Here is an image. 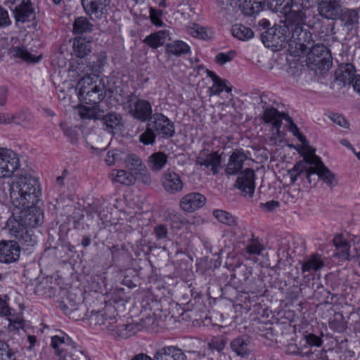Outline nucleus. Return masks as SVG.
<instances>
[{
    "instance_id": "21",
    "label": "nucleus",
    "mask_w": 360,
    "mask_h": 360,
    "mask_svg": "<svg viewBox=\"0 0 360 360\" xmlns=\"http://www.w3.org/2000/svg\"><path fill=\"white\" fill-rule=\"evenodd\" d=\"M154 360H187L183 351L175 346L163 347L158 349Z\"/></svg>"
},
{
    "instance_id": "34",
    "label": "nucleus",
    "mask_w": 360,
    "mask_h": 360,
    "mask_svg": "<svg viewBox=\"0 0 360 360\" xmlns=\"http://www.w3.org/2000/svg\"><path fill=\"white\" fill-rule=\"evenodd\" d=\"M73 50L77 58H83L91 51V42L84 37H77L73 42Z\"/></svg>"
},
{
    "instance_id": "61",
    "label": "nucleus",
    "mask_w": 360,
    "mask_h": 360,
    "mask_svg": "<svg viewBox=\"0 0 360 360\" xmlns=\"http://www.w3.org/2000/svg\"><path fill=\"white\" fill-rule=\"evenodd\" d=\"M330 118L335 123L341 127L347 128L349 126L347 120L340 115L333 114Z\"/></svg>"
},
{
    "instance_id": "63",
    "label": "nucleus",
    "mask_w": 360,
    "mask_h": 360,
    "mask_svg": "<svg viewBox=\"0 0 360 360\" xmlns=\"http://www.w3.org/2000/svg\"><path fill=\"white\" fill-rule=\"evenodd\" d=\"M11 20L8 17V12L3 8L0 7V27L10 25Z\"/></svg>"
},
{
    "instance_id": "42",
    "label": "nucleus",
    "mask_w": 360,
    "mask_h": 360,
    "mask_svg": "<svg viewBox=\"0 0 360 360\" xmlns=\"http://www.w3.org/2000/svg\"><path fill=\"white\" fill-rule=\"evenodd\" d=\"M213 216L220 222L233 227L237 225V219L229 212L222 210H214Z\"/></svg>"
},
{
    "instance_id": "40",
    "label": "nucleus",
    "mask_w": 360,
    "mask_h": 360,
    "mask_svg": "<svg viewBox=\"0 0 360 360\" xmlns=\"http://www.w3.org/2000/svg\"><path fill=\"white\" fill-rule=\"evenodd\" d=\"M231 32L234 37L242 41L249 40L254 37L253 31L242 24L234 25L232 27Z\"/></svg>"
},
{
    "instance_id": "29",
    "label": "nucleus",
    "mask_w": 360,
    "mask_h": 360,
    "mask_svg": "<svg viewBox=\"0 0 360 360\" xmlns=\"http://www.w3.org/2000/svg\"><path fill=\"white\" fill-rule=\"evenodd\" d=\"M271 6H274L276 12L283 14L285 18L299 12L294 8V0H271Z\"/></svg>"
},
{
    "instance_id": "26",
    "label": "nucleus",
    "mask_w": 360,
    "mask_h": 360,
    "mask_svg": "<svg viewBox=\"0 0 360 360\" xmlns=\"http://www.w3.org/2000/svg\"><path fill=\"white\" fill-rule=\"evenodd\" d=\"M324 262L320 255L312 254L302 263V274L316 272L324 266Z\"/></svg>"
},
{
    "instance_id": "39",
    "label": "nucleus",
    "mask_w": 360,
    "mask_h": 360,
    "mask_svg": "<svg viewBox=\"0 0 360 360\" xmlns=\"http://www.w3.org/2000/svg\"><path fill=\"white\" fill-rule=\"evenodd\" d=\"M93 24L86 17L80 16L75 20L73 32L78 34L91 32L93 30Z\"/></svg>"
},
{
    "instance_id": "36",
    "label": "nucleus",
    "mask_w": 360,
    "mask_h": 360,
    "mask_svg": "<svg viewBox=\"0 0 360 360\" xmlns=\"http://www.w3.org/2000/svg\"><path fill=\"white\" fill-rule=\"evenodd\" d=\"M115 330L113 331L116 335L122 339H127L135 335L139 330L138 323L115 324Z\"/></svg>"
},
{
    "instance_id": "13",
    "label": "nucleus",
    "mask_w": 360,
    "mask_h": 360,
    "mask_svg": "<svg viewBox=\"0 0 360 360\" xmlns=\"http://www.w3.org/2000/svg\"><path fill=\"white\" fill-rule=\"evenodd\" d=\"M20 167V159L11 150L0 148V178L10 176Z\"/></svg>"
},
{
    "instance_id": "23",
    "label": "nucleus",
    "mask_w": 360,
    "mask_h": 360,
    "mask_svg": "<svg viewBox=\"0 0 360 360\" xmlns=\"http://www.w3.org/2000/svg\"><path fill=\"white\" fill-rule=\"evenodd\" d=\"M243 276L248 293L257 294L263 292L262 281L252 277L251 268L245 266L243 270Z\"/></svg>"
},
{
    "instance_id": "4",
    "label": "nucleus",
    "mask_w": 360,
    "mask_h": 360,
    "mask_svg": "<svg viewBox=\"0 0 360 360\" xmlns=\"http://www.w3.org/2000/svg\"><path fill=\"white\" fill-rule=\"evenodd\" d=\"M22 180L21 175H15L10 186V197L13 204V215L7 221L10 235L15 240L22 239Z\"/></svg>"
},
{
    "instance_id": "14",
    "label": "nucleus",
    "mask_w": 360,
    "mask_h": 360,
    "mask_svg": "<svg viewBox=\"0 0 360 360\" xmlns=\"http://www.w3.org/2000/svg\"><path fill=\"white\" fill-rule=\"evenodd\" d=\"M44 223V212L37 204L26 203L24 207V229H35Z\"/></svg>"
},
{
    "instance_id": "2",
    "label": "nucleus",
    "mask_w": 360,
    "mask_h": 360,
    "mask_svg": "<svg viewBox=\"0 0 360 360\" xmlns=\"http://www.w3.org/2000/svg\"><path fill=\"white\" fill-rule=\"evenodd\" d=\"M249 160L248 155L241 148L235 149L230 155L225 168L227 176L239 175L234 184L244 195L251 198L255 189V173L251 168H246L243 171L246 162Z\"/></svg>"
},
{
    "instance_id": "30",
    "label": "nucleus",
    "mask_w": 360,
    "mask_h": 360,
    "mask_svg": "<svg viewBox=\"0 0 360 360\" xmlns=\"http://www.w3.org/2000/svg\"><path fill=\"white\" fill-rule=\"evenodd\" d=\"M89 105H79L78 113L82 119L100 120L103 117L98 109V103H88Z\"/></svg>"
},
{
    "instance_id": "46",
    "label": "nucleus",
    "mask_w": 360,
    "mask_h": 360,
    "mask_svg": "<svg viewBox=\"0 0 360 360\" xmlns=\"http://www.w3.org/2000/svg\"><path fill=\"white\" fill-rule=\"evenodd\" d=\"M157 136L155 132L148 123L145 131L139 136V141L144 145H153Z\"/></svg>"
},
{
    "instance_id": "22",
    "label": "nucleus",
    "mask_w": 360,
    "mask_h": 360,
    "mask_svg": "<svg viewBox=\"0 0 360 360\" xmlns=\"http://www.w3.org/2000/svg\"><path fill=\"white\" fill-rule=\"evenodd\" d=\"M356 70L352 63H342L339 65L335 72V79L338 82L342 83L344 86L353 84Z\"/></svg>"
},
{
    "instance_id": "62",
    "label": "nucleus",
    "mask_w": 360,
    "mask_h": 360,
    "mask_svg": "<svg viewBox=\"0 0 360 360\" xmlns=\"http://www.w3.org/2000/svg\"><path fill=\"white\" fill-rule=\"evenodd\" d=\"M306 342L310 346H321L322 340L319 337L313 334H309L306 336Z\"/></svg>"
},
{
    "instance_id": "59",
    "label": "nucleus",
    "mask_w": 360,
    "mask_h": 360,
    "mask_svg": "<svg viewBox=\"0 0 360 360\" xmlns=\"http://www.w3.org/2000/svg\"><path fill=\"white\" fill-rule=\"evenodd\" d=\"M41 58V55L36 56L32 54L27 50L24 49V62L27 63H38Z\"/></svg>"
},
{
    "instance_id": "50",
    "label": "nucleus",
    "mask_w": 360,
    "mask_h": 360,
    "mask_svg": "<svg viewBox=\"0 0 360 360\" xmlns=\"http://www.w3.org/2000/svg\"><path fill=\"white\" fill-rule=\"evenodd\" d=\"M226 343V338L223 336H219L212 339L208 345L210 349L221 352L224 349Z\"/></svg>"
},
{
    "instance_id": "52",
    "label": "nucleus",
    "mask_w": 360,
    "mask_h": 360,
    "mask_svg": "<svg viewBox=\"0 0 360 360\" xmlns=\"http://www.w3.org/2000/svg\"><path fill=\"white\" fill-rule=\"evenodd\" d=\"M246 252L249 255H260L263 250V246L257 239H252L245 248Z\"/></svg>"
},
{
    "instance_id": "19",
    "label": "nucleus",
    "mask_w": 360,
    "mask_h": 360,
    "mask_svg": "<svg viewBox=\"0 0 360 360\" xmlns=\"http://www.w3.org/2000/svg\"><path fill=\"white\" fill-rule=\"evenodd\" d=\"M51 347L59 356H65L70 350L76 349L77 344L68 335H55L51 338Z\"/></svg>"
},
{
    "instance_id": "18",
    "label": "nucleus",
    "mask_w": 360,
    "mask_h": 360,
    "mask_svg": "<svg viewBox=\"0 0 360 360\" xmlns=\"http://www.w3.org/2000/svg\"><path fill=\"white\" fill-rule=\"evenodd\" d=\"M206 198L200 193L193 192L185 195L179 202L180 208L186 212H193L204 206Z\"/></svg>"
},
{
    "instance_id": "60",
    "label": "nucleus",
    "mask_w": 360,
    "mask_h": 360,
    "mask_svg": "<svg viewBox=\"0 0 360 360\" xmlns=\"http://www.w3.org/2000/svg\"><path fill=\"white\" fill-rule=\"evenodd\" d=\"M11 9L13 11L16 24L18 25L20 22H22V1L20 4L15 5L14 8H11Z\"/></svg>"
},
{
    "instance_id": "31",
    "label": "nucleus",
    "mask_w": 360,
    "mask_h": 360,
    "mask_svg": "<svg viewBox=\"0 0 360 360\" xmlns=\"http://www.w3.org/2000/svg\"><path fill=\"white\" fill-rule=\"evenodd\" d=\"M240 8L245 15L258 14L263 8V0H240Z\"/></svg>"
},
{
    "instance_id": "37",
    "label": "nucleus",
    "mask_w": 360,
    "mask_h": 360,
    "mask_svg": "<svg viewBox=\"0 0 360 360\" xmlns=\"http://www.w3.org/2000/svg\"><path fill=\"white\" fill-rule=\"evenodd\" d=\"M189 49L190 48L187 44L179 40L167 44L165 46V52L167 54L176 56H180L187 53Z\"/></svg>"
},
{
    "instance_id": "20",
    "label": "nucleus",
    "mask_w": 360,
    "mask_h": 360,
    "mask_svg": "<svg viewBox=\"0 0 360 360\" xmlns=\"http://www.w3.org/2000/svg\"><path fill=\"white\" fill-rule=\"evenodd\" d=\"M221 163V157L218 152H212L208 154L200 153L196 158V164L200 166H205L207 168L210 167L213 174H217L218 168Z\"/></svg>"
},
{
    "instance_id": "3",
    "label": "nucleus",
    "mask_w": 360,
    "mask_h": 360,
    "mask_svg": "<svg viewBox=\"0 0 360 360\" xmlns=\"http://www.w3.org/2000/svg\"><path fill=\"white\" fill-rule=\"evenodd\" d=\"M311 15L298 12L292 14L285 20V25L288 28L289 47L298 51H304L311 44L312 34L304 26L307 18Z\"/></svg>"
},
{
    "instance_id": "55",
    "label": "nucleus",
    "mask_w": 360,
    "mask_h": 360,
    "mask_svg": "<svg viewBox=\"0 0 360 360\" xmlns=\"http://www.w3.org/2000/svg\"><path fill=\"white\" fill-rule=\"evenodd\" d=\"M0 360H15L14 354L8 347L7 343L0 341Z\"/></svg>"
},
{
    "instance_id": "57",
    "label": "nucleus",
    "mask_w": 360,
    "mask_h": 360,
    "mask_svg": "<svg viewBox=\"0 0 360 360\" xmlns=\"http://www.w3.org/2000/svg\"><path fill=\"white\" fill-rule=\"evenodd\" d=\"M336 249V255L338 257L342 260H350L352 259L349 245L345 246L344 248H337Z\"/></svg>"
},
{
    "instance_id": "8",
    "label": "nucleus",
    "mask_w": 360,
    "mask_h": 360,
    "mask_svg": "<svg viewBox=\"0 0 360 360\" xmlns=\"http://www.w3.org/2000/svg\"><path fill=\"white\" fill-rule=\"evenodd\" d=\"M288 28L283 25H275L261 34V39L265 46L279 50L289 45Z\"/></svg>"
},
{
    "instance_id": "58",
    "label": "nucleus",
    "mask_w": 360,
    "mask_h": 360,
    "mask_svg": "<svg viewBox=\"0 0 360 360\" xmlns=\"http://www.w3.org/2000/svg\"><path fill=\"white\" fill-rule=\"evenodd\" d=\"M155 323V318L153 316H148L145 318L141 319V322L138 323L139 326V330L141 328L149 329Z\"/></svg>"
},
{
    "instance_id": "25",
    "label": "nucleus",
    "mask_w": 360,
    "mask_h": 360,
    "mask_svg": "<svg viewBox=\"0 0 360 360\" xmlns=\"http://www.w3.org/2000/svg\"><path fill=\"white\" fill-rule=\"evenodd\" d=\"M169 32L168 30H160L147 36L143 42L153 49L162 46L167 40H169Z\"/></svg>"
},
{
    "instance_id": "1",
    "label": "nucleus",
    "mask_w": 360,
    "mask_h": 360,
    "mask_svg": "<svg viewBox=\"0 0 360 360\" xmlns=\"http://www.w3.org/2000/svg\"><path fill=\"white\" fill-rule=\"evenodd\" d=\"M304 162H298L288 171L291 183H295L298 177H304L311 184V176L317 174L328 186L333 188L337 184L334 174L325 166L321 158L313 150L304 156Z\"/></svg>"
},
{
    "instance_id": "35",
    "label": "nucleus",
    "mask_w": 360,
    "mask_h": 360,
    "mask_svg": "<svg viewBox=\"0 0 360 360\" xmlns=\"http://www.w3.org/2000/svg\"><path fill=\"white\" fill-rule=\"evenodd\" d=\"M24 24L27 23V25H24L25 27L32 28L36 30L37 27V22L36 21V8L32 5L30 0L24 1Z\"/></svg>"
},
{
    "instance_id": "28",
    "label": "nucleus",
    "mask_w": 360,
    "mask_h": 360,
    "mask_svg": "<svg viewBox=\"0 0 360 360\" xmlns=\"http://www.w3.org/2000/svg\"><path fill=\"white\" fill-rule=\"evenodd\" d=\"M263 120L266 123H271L274 129L279 132L281 127L283 116L275 108H266L264 110Z\"/></svg>"
},
{
    "instance_id": "41",
    "label": "nucleus",
    "mask_w": 360,
    "mask_h": 360,
    "mask_svg": "<svg viewBox=\"0 0 360 360\" xmlns=\"http://www.w3.org/2000/svg\"><path fill=\"white\" fill-rule=\"evenodd\" d=\"M188 33L193 37H197L203 40H207L211 37V32H208L207 30L200 26L197 23H191L187 27Z\"/></svg>"
},
{
    "instance_id": "24",
    "label": "nucleus",
    "mask_w": 360,
    "mask_h": 360,
    "mask_svg": "<svg viewBox=\"0 0 360 360\" xmlns=\"http://www.w3.org/2000/svg\"><path fill=\"white\" fill-rule=\"evenodd\" d=\"M231 349L238 355L242 357L248 356L250 352V340L245 335H240L231 342Z\"/></svg>"
},
{
    "instance_id": "16",
    "label": "nucleus",
    "mask_w": 360,
    "mask_h": 360,
    "mask_svg": "<svg viewBox=\"0 0 360 360\" xmlns=\"http://www.w3.org/2000/svg\"><path fill=\"white\" fill-rule=\"evenodd\" d=\"M162 186L169 194H175L182 191L184 182L179 174L168 169L161 176Z\"/></svg>"
},
{
    "instance_id": "9",
    "label": "nucleus",
    "mask_w": 360,
    "mask_h": 360,
    "mask_svg": "<svg viewBox=\"0 0 360 360\" xmlns=\"http://www.w3.org/2000/svg\"><path fill=\"white\" fill-rule=\"evenodd\" d=\"M80 1L84 13L93 20L106 18L111 8V0Z\"/></svg>"
},
{
    "instance_id": "11",
    "label": "nucleus",
    "mask_w": 360,
    "mask_h": 360,
    "mask_svg": "<svg viewBox=\"0 0 360 360\" xmlns=\"http://www.w3.org/2000/svg\"><path fill=\"white\" fill-rule=\"evenodd\" d=\"M133 98V96H130L128 99L129 113L141 122L150 121L153 115L150 102L144 99L134 101Z\"/></svg>"
},
{
    "instance_id": "7",
    "label": "nucleus",
    "mask_w": 360,
    "mask_h": 360,
    "mask_svg": "<svg viewBox=\"0 0 360 360\" xmlns=\"http://www.w3.org/2000/svg\"><path fill=\"white\" fill-rule=\"evenodd\" d=\"M308 67L320 74L328 72L332 66L330 50L323 44L313 46L307 58Z\"/></svg>"
},
{
    "instance_id": "45",
    "label": "nucleus",
    "mask_w": 360,
    "mask_h": 360,
    "mask_svg": "<svg viewBox=\"0 0 360 360\" xmlns=\"http://www.w3.org/2000/svg\"><path fill=\"white\" fill-rule=\"evenodd\" d=\"M314 7V0H294V8L300 13L311 15Z\"/></svg>"
},
{
    "instance_id": "38",
    "label": "nucleus",
    "mask_w": 360,
    "mask_h": 360,
    "mask_svg": "<svg viewBox=\"0 0 360 360\" xmlns=\"http://www.w3.org/2000/svg\"><path fill=\"white\" fill-rule=\"evenodd\" d=\"M125 167L132 172L136 174L137 172L144 169L146 166L141 159L136 154L129 153L127 154L124 160Z\"/></svg>"
},
{
    "instance_id": "32",
    "label": "nucleus",
    "mask_w": 360,
    "mask_h": 360,
    "mask_svg": "<svg viewBox=\"0 0 360 360\" xmlns=\"http://www.w3.org/2000/svg\"><path fill=\"white\" fill-rule=\"evenodd\" d=\"M110 176L112 181L127 186L135 184L136 180L134 174L124 169H113Z\"/></svg>"
},
{
    "instance_id": "48",
    "label": "nucleus",
    "mask_w": 360,
    "mask_h": 360,
    "mask_svg": "<svg viewBox=\"0 0 360 360\" xmlns=\"http://www.w3.org/2000/svg\"><path fill=\"white\" fill-rule=\"evenodd\" d=\"M285 352L288 354L307 356L308 358H311L312 355L314 354V352H312L311 349L304 352L303 349L299 348L295 344L288 345L286 347Z\"/></svg>"
},
{
    "instance_id": "43",
    "label": "nucleus",
    "mask_w": 360,
    "mask_h": 360,
    "mask_svg": "<svg viewBox=\"0 0 360 360\" xmlns=\"http://www.w3.org/2000/svg\"><path fill=\"white\" fill-rule=\"evenodd\" d=\"M103 120L106 129L109 132H112L114 129L122 125V117L116 113H108L101 117Z\"/></svg>"
},
{
    "instance_id": "33",
    "label": "nucleus",
    "mask_w": 360,
    "mask_h": 360,
    "mask_svg": "<svg viewBox=\"0 0 360 360\" xmlns=\"http://www.w3.org/2000/svg\"><path fill=\"white\" fill-rule=\"evenodd\" d=\"M168 162L167 155L163 152H155L148 157V164L154 172L162 170Z\"/></svg>"
},
{
    "instance_id": "49",
    "label": "nucleus",
    "mask_w": 360,
    "mask_h": 360,
    "mask_svg": "<svg viewBox=\"0 0 360 360\" xmlns=\"http://www.w3.org/2000/svg\"><path fill=\"white\" fill-rule=\"evenodd\" d=\"M226 80H223L221 78L219 79V81H214L213 85L210 87V91L212 94L219 95L224 90L228 93L230 92L231 91V88L226 85Z\"/></svg>"
},
{
    "instance_id": "5",
    "label": "nucleus",
    "mask_w": 360,
    "mask_h": 360,
    "mask_svg": "<svg viewBox=\"0 0 360 360\" xmlns=\"http://www.w3.org/2000/svg\"><path fill=\"white\" fill-rule=\"evenodd\" d=\"M77 96L84 103H99L105 96L104 86L95 75L88 74L77 84Z\"/></svg>"
},
{
    "instance_id": "53",
    "label": "nucleus",
    "mask_w": 360,
    "mask_h": 360,
    "mask_svg": "<svg viewBox=\"0 0 360 360\" xmlns=\"http://www.w3.org/2000/svg\"><path fill=\"white\" fill-rule=\"evenodd\" d=\"M153 233L156 240H166L168 238V229L167 226L162 224H157L153 228Z\"/></svg>"
},
{
    "instance_id": "56",
    "label": "nucleus",
    "mask_w": 360,
    "mask_h": 360,
    "mask_svg": "<svg viewBox=\"0 0 360 360\" xmlns=\"http://www.w3.org/2000/svg\"><path fill=\"white\" fill-rule=\"evenodd\" d=\"M134 175L136 177V179L141 181L145 184H149L151 181L150 174L146 166L144 167V169H141V170L137 172Z\"/></svg>"
},
{
    "instance_id": "10",
    "label": "nucleus",
    "mask_w": 360,
    "mask_h": 360,
    "mask_svg": "<svg viewBox=\"0 0 360 360\" xmlns=\"http://www.w3.org/2000/svg\"><path fill=\"white\" fill-rule=\"evenodd\" d=\"M156 135L162 139H170L175 134V125L162 113L155 112L148 122Z\"/></svg>"
},
{
    "instance_id": "54",
    "label": "nucleus",
    "mask_w": 360,
    "mask_h": 360,
    "mask_svg": "<svg viewBox=\"0 0 360 360\" xmlns=\"http://www.w3.org/2000/svg\"><path fill=\"white\" fill-rule=\"evenodd\" d=\"M236 56V52L230 51L226 53H219L215 57V61L219 65H224L226 63L232 60Z\"/></svg>"
},
{
    "instance_id": "6",
    "label": "nucleus",
    "mask_w": 360,
    "mask_h": 360,
    "mask_svg": "<svg viewBox=\"0 0 360 360\" xmlns=\"http://www.w3.org/2000/svg\"><path fill=\"white\" fill-rule=\"evenodd\" d=\"M41 195V185L35 174L34 165L26 161V165L24 167V207L26 203L38 204Z\"/></svg>"
},
{
    "instance_id": "12",
    "label": "nucleus",
    "mask_w": 360,
    "mask_h": 360,
    "mask_svg": "<svg viewBox=\"0 0 360 360\" xmlns=\"http://www.w3.org/2000/svg\"><path fill=\"white\" fill-rule=\"evenodd\" d=\"M115 312L114 309L110 311H92L88 318L90 325L103 326V330L113 333L115 330V324L117 322Z\"/></svg>"
},
{
    "instance_id": "27",
    "label": "nucleus",
    "mask_w": 360,
    "mask_h": 360,
    "mask_svg": "<svg viewBox=\"0 0 360 360\" xmlns=\"http://www.w3.org/2000/svg\"><path fill=\"white\" fill-rule=\"evenodd\" d=\"M2 51H6V54L11 59L20 62L22 60V42L16 38H11L10 44H7V47L2 49Z\"/></svg>"
},
{
    "instance_id": "51",
    "label": "nucleus",
    "mask_w": 360,
    "mask_h": 360,
    "mask_svg": "<svg viewBox=\"0 0 360 360\" xmlns=\"http://www.w3.org/2000/svg\"><path fill=\"white\" fill-rule=\"evenodd\" d=\"M162 13L161 10H158L152 7L150 8L149 16L152 24L157 27H162L164 25V22L162 20Z\"/></svg>"
},
{
    "instance_id": "15",
    "label": "nucleus",
    "mask_w": 360,
    "mask_h": 360,
    "mask_svg": "<svg viewBox=\"0 0 360 360\" xmlns=\"http://www.w3.org/2000/svg\"><path fill=\"white\" fill-rule=\"evenodd\" d=\"M21 248L15 240L0 242V262L12 263L19 259Z\"/></svg>"
},
{
    "instance_id": "17",
    "label": "nucleus",
    "mask_w": 360,
    "mask_h": 360,
    "mask_svg": "<svg viewBox=\"0 0 360 360\" xmlns=\"http://www.w3.org/2000/svg\"><path fill=\"white\" fill-rule=\"evenodd\" d=\"M318 11L319 15L326 19H337L342 13L340 0H321Z\"/></svg>"
},
{
    "instance_id": "44",
    "label": "nucleus",
    "mask_w": 360,
    "mask_h": 360,
    "mask_svg": "<svg viewBox=\"0 0 360 360\" xmlns=\"http://www.w3.org/2000/svg\"><path fill=\"white\" fill-rule=\"evenodd\" d=\"M342 21L348 30H352L358 24L359 13L355 10H348L344 13H342Z\"/></svg>"
},
{
    "instance_id": "47",
    "label": "nucleus",
    "mask_w": 360,
    "mask_h": 360,
    "mask_svg": "<svg viewBox=\"0 0 360 360\" xmlns=\"http://www.w3.org/2000/svg\"><path fill=\"white\" fill-rule=\"evenodd\" d=\"M37 244V238L32 230L27 231L24 233V252L28 251L31 253L34 245Z\"/></svg>"
},
{
    "instance_id": "64",
    "label": "nucleus",
    "mask_w": 360,
    "mask_h": 360,
    "mask_svg": "<svg viewBox=\"0 0 360 360\" xmlns=\"http://www.w3.org/2000/svg\"><path fill=\"white\" fill-rule=\"evenodd\" d=\"M333 243L336 248L349 245L347 240L341 235L337 236L333 238Z\"/></svg>"
}]
</instances>
